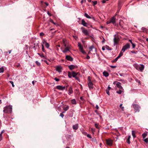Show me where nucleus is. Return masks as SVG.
Returning a JSON list of instances; mask_svg holds the SVG:
<instances>
[{"instance_id": "680f3d73", "label": "nucleus", "mask_w": 148, "mask_h": 148, "mask_svg": "<svg viewBox=\"0 0 148 148\" xmlns=\"http://www.w3.org/2000/svg\"><path fill=\"white\" fill-rule=\"evenodd\" d=\"M72 76L73 77H76L77 76L75 74H72Z\"/></svg>"}, {"instance_id": "49530a36", "label": "nucleus", "mask_w": 148, "mask_h": 148, "mask_svg": "<svg viewBox=\"0 0 148 148\" xmlns=\"http://www.w3.org/2000/svg\"><path fill=\"white\" fill-rule=\"evenodd\" d=\"M141 29L143 31H144L146 30V29L145 28L143 27L141 28Z\"/></svg>"}, {"instance_id": "8fccbe9b", "label": "nucleus", "mask_w": 148, "mask_h": 148, "mask_svg": "<svg viewBox=\"0 0 148 148\" xmlns=\"http://www.w3.org/2000/svg\"><path fill=\"white\" fill-rule=\"evenodd\" d=\"M36 63L37 65L38 66H39L40 65V63L38 61H36Z\"/></svg>"}, {"instance_id": "0e129e2a", "label": "nucleus", "mask_w": 148, "mask_h": 148, "mask_svg": "<svg viewBox=\"0 0 148 148\" xmlns=\"http://www.w3.org/2000/svg\"><path fill=\"white\" fill-rule=\"evenodd\" d=\"M102 50H103V51L105 50V46H103V47H102Z\"/></svg>"}, {"instance_id": "e2e57ef3", "label": "nucleus", "mask_w": 148, "mask_h": 148, "mask_svg": "<svg viewBox=\"0 0 148 148\" xmlns=\"http://www.w3.org/2000/svg\"><path fill=\"white\" fill-rule=\"evenodd\" d=\"M111 67L112 68H116V66H111Z\"/></svg>"}, {"instance_id": "052dcab7", "label": "nucleus", "mask_w": 148, "mask_h": 148, "mask_svg": "<svg viewBox=\"0 0 148 148\" xmlns=\"http://www.w3.org/2000/svg\"><path fill=\"white\" fill-rule=\"evenodd\" d=\"M111 23V21H110V20L109 21H108L107 22V24H109L110 23Z\"/></svg>"}, {"instance_id": "f3484780", "label": "nucleus", "mask_w": 148, "mask_h": 148, "mask_svg": "<svg viewBox=\"0 0 148 148\" xmlns=\"http://www.w3.org/2000/svg\"><path fill=\"white\" fill-rule=\"evenodd\" d=\"M129 41L130 42L131 44H132V48H134L136 46V45L134 42H133L131 40H129Z\"/></svg>"}, {"instance_id": "f704fd0d", "label": "nucleus", "mask_w": 148, "mask_h": 148, "mask_svg": "<svg viewBox=\"0 0 148 148\" xmlns=\"http://www.w3.org/2000/svg\"><path fill=\"white\" fill-rule=\"evenodd\" d=\"M4 69L2 67L0 68V73H3L4 72Z\"/></svg>"}, {"instance_id": "a19ab883", "label": "nucleus", "mask_w": 148, "mask_h": 148, "mask_svg": "<svg viewBox=\"0 0 148 148\" xmlns=\"http://www.w3.org/2000/svg\"><path fill=\"white\" fill-rule=\"evenodd\" d=\"M118 58L117 57H116L114 60L112 61V62H116L118 60Z\"/></svg>"}, {"instance_id": "58836bf2", "label": "nucleus", "mask_w": 148, "mask_h": 148, "mask_svg": "<svg viewBox=\"0 0 148 148\" xmlns=\"http://www.w3.org/2000/svg\"><path fill=\"white\" fill-rule=\"evenodd\" d=\"M79 74V73L75 72L74 71H72V74H75L76 76H77Z\"/></svg>"}, {"instance_id": "5fc2aeb1", "label": "nucleus", "mask_w": 148, "mask_h": 148, "mask_svg": "<svg viewBox=\"0 0 148 148\" xmlns=\"http://www.w3.org/2000/svg\"><path fill=\"white\" fill-rule=\"evenodd\" d=\"M87 136L89 138H91L92 137L91 136V135L89 134H88L87 135Z\"/></svg>"}, {"instance_id": "6e6552de", "label": "nucleus", "mask_w": 148, "mask_h": 148, "mask_svg": "<svg viewBox=\"0 0 148 148\" xmlns=\"http://www.w3.org/2000/svg\"><path fill=\"white\" fill-rule=\"evenodd\" d=\"M66 59L68 60L72 61H73V59L69 55H67L66 56Z\"/></svg>"}, {"instance_id": "0eeeda50", "label": "nucleus", "mask_w": 148, "mask_h": 148, "mask_svg": "<svg viewBox=\"0 0 148 148\" xmlns=\"http://www.w3.org/2000/svg\"><path fill=\"white\" fill-rule=\"evenodd\" d=\"M119 41V38L118 37H115L114 39V45L115 46L116 45H117Z\"/></svg>"}, {"instance_id": "864d4df0", "label": "nucleus", "mask_w": 148, "mask_h": 148, "mask_svg": "<svg viewBox=\"0 0 148 148\" xmlns=\"http://www.w3.org/2000/svg\"><path fill=\"white\" fill-rule=\"evenodd\" d=\"M10 82L12 84V86L13 87H14V84L13 82L12 81H10Z\"/></svg>"}, {"instance_id": "f8f14e48", "label": "nucleus", "mask_w": 148, "mask_h": 148, "mask_svg": "<svg viewBox=\"0 0 148 148\" xmlns=\"http://www.w3.org/2000/svg\"><path fill=\"white\" fill-rule=\"evenodd\" d=\"M84 16L86 17L87 18H92L93 19H94V17L93 16L91 17L89 16L88 14L86 13H85L84 14Z\"/></svg>"}, {"instance_id": "5701e85b", "label": "nucleus", "mask_w": 148, "mask_h": 148, "mask_svg": "<svg viewBox=\"0 0 148 148\" xmlns=\"http://www.w3.org/2000/svg\"><path fill=\"white\" fill-rule=\"evenodd\" d=\"M61 68L60 66H57L56 67V70L59 72H60L61 71Z\"/></svg>"}, {"instance_id": "c756f323", "label": "nucleus", "mask_w": 148, "mask_h": 148, "mask_svg": "<svg viewBox=\"0 0 148 148\" xmlns=\"http://www.w3.org/2000/svg\"><path fill=\"white\" fill-rule=\"evenodd\" d=\"M69 108V106H67L66 107H64L63 108V110L65 111H67Z\"/></svg>"}, {"instance_id": "4468645a", "label": "nucleus", "mask_w": 148, "mask_h": 148, "mask_svg": "<svg viewBox=\"0 0 148 148\" xmlns=\"http://www.w3.org/2000/svg\"><path fill=\"white\" fill-rule=\"evenodd\" d=\"M78 124H76L73 126V128L75 130H77L78 128Z\"/></svg>"}, {"instance_id": "9d476101", "label": "nucleus", "mask_w": 148, "mask_h": 148, "mask_svg": "<svg viewBox=\"0 0 148 148\" xmlns=\"http://www.w3.org/2000/svg\"><path fill=\"white\" fill-rule=\"evenodd\" d=\"M82 24L85 27H87L88 25V24L86 22L84 19H82Z\"/></svg>"}, {"instance_id": "2eb2a0df", "label": "nucleus", "mask_w": 148, "mask_h": 148, "mask_svg": "<svg viewBox=\"0 0 148 148\" xmlns=\"http://www.w3.org/2000/svg\"><path fill=\"white\" fill-rule=\"evenodd\" d=\"M90 51L88 53V54H90L91 51H92V49H95V51H96V49L94 47L93 45H92L89 47Z\"/></svg>"}, {"instance_id": "ea45409f", "label": "nucleus", "mask_w": 148, "mask_h": 148, "mask_svg": "<svg viewBox=\"0 0 148 148\" xmlns=\"http://www.w3.org/2000/svg\"><path fill=\"white\" fill-rule=\"evenodd\" d=\"M123 104H121L120 105V108H121L122 109V110L123 111L124 110V108L123 107H122V106Z\"/></svg>"}, {"instance_id": "603ef678", "label": "nucleus", "mask_w": 148, "mask_h": 148, "mask_svg": "<svg viewBox=\"0 0 148 148\" xmlns=\"http://www.w3.org/2000/svg\"><path fill=\"white\" fill-rule=\"evenodd\" d=\"M79 49L80 50V51H82V50H83V46H80L79 47Z\"/></svg>"}, {"instance_id": "13d9d810", "label": "nucleus", "mask_w": 148, "mask_h": 148, "mask_svg": "<svg viewBox=\"0 0 148 148\" xmlns=\"http://www.w3.org/2000/svg\"><path fill=\"white\" fill-rule=\"evenodd\" d=\"M81 51L83 54H85L86 52L85 51H84L83 50H82Z\"/></svg>"}, {"instance_id": "dca6fc26", "label": "nucleus", "mask_w": 148, "mask_h": 148, "mask_svg": "<svg viewBox=\"0 0 148 148\" xmlns=\"http://www.w3.org/2000/svg\"><path fill=\"white\" fill-rule=\"evenodd\" d=\"M115 16H113L112 17L110 20V21L111 22V23H112L114 24L115 22Z\"/></svg>"}, {"instance_id": "2f4dec72", "label": "nucleus", "mask_w": 148, "mask_h": 148, "mask_svg": "<svg viewBox=\"0 0 148 148\" xmlns=\"http://www.w3.org/2000/svg\"><path fill=\"white\" fill-rule=\"evenodd\" d=\"M38 54L42 58H45V56L43 53H38Z\"/></svg>"}, {"instance_id": "69168bd1", "label": "nucleus", "mask_w": 148, "mask_h": 148, "mask_svg": "<svg viewBox=\"0 0 148 148\" xmlns=\"http://www.w3.org/2000/svg\"><path fill=\"white\" fill-rule=\"evenodd\" d=\"M106 0H103L102 2L103 3H106Z\"/></svg>"}, {"instance_id": "39448f33", "label": "nucleus", "mask_w": 148, "mask_h": 148, "mask_svg": "<svg viewBox=\"0 0 148 148\" xmlns=\"http://www.w3.org/2000/svg\"><path fill=\"white\" fill-rule=\"evenodd\" d=\"M106 143L108 145L111 146L113 143V141L110 138H108L106 140Z\"/></svg>"}, {"instance_id": "4be33fe9", "label": "nucleus", "mask_w": 148, "mask_h": 148, "mask_svg": "<svg viewBox=\"0 0 148 148\" xmlns=\"http://www.w3.org/2000/svg\"><path fill=\"white\" fill-rule=\"evenodd\" d=\"M43 44H45V45L47 48H49V45L48 43L45 41L43 42Z\"/></svg>"}, {"instance_id": "ddd939ff", "label": "nucleus", "mask_w": 148, "mask_h": 148, "mask_svg": "<svg viewBox=\"0 0 148 148\" xmlns=\"http://www.w3.org/2000/svg\"><path fill=\"white\" fill-rule=\"evenodd\" d=\"M70 48L69 47L67 46V47H66L62 51V52L64 53H66L68 51H70Z\"/></svg>"}, {"instance_id": "de8ad7c7", "label": "nucleus", "mask_w": 148, "mask_h": 148, "mask_svg": "<svg viewBox=\"0 0 148 148\" xmlns=\"http://www.w3.org/2000/svg\"><path fill=\"white\" fill-rule=\"evenodd\" d=\"M144 141L146 143H147L148 142V138H146L144 140Z\"/></svg>"}, {"instance_id": "412c9836", "label": "nucleus", "mask_w": 148, "mask_h": 148, "mask_svg": "<svg viewBox=\"0 0 148 148\" xmlns=\"http://www.w3.org/2000/svg\"><path fill=\"white\" fill-rule=\"evenodd\" d=\"M134 66L137 70H139V68L140 66V65L136 64L134 65Z\"/></svg>"}, {"instance_id": "423d86ee", "label": "nucleus", "mask_w": 148, "mask_h": 148, "mask_svg": "<svg viewBox=\"0 0 148 148\" xmlns=\"http://www.w3.org/2000/svg\"><path fill=\"white\" fill-rule=\"evenodd\" d=\"M81 29H82V32L83 33L87 36L88 35L89 33L88 31L86 29L82 27Z\"/></svg>"}, {"instance_id": "09e8293b", "label": "nucleus", "mask_w": 148, "mask_h": 148, "mask_svg": "<svg viewBox=\"0 0 148 148\" xmlns=\"http://www.w3.org/2000/svg\"><path fill=\"white\" fill-rule=\"evenodd\" d=\"M54 79L57 82H58L60 81V79L59 78H57L56 77H55L54 78Z\"/></svg>"}, {"instance_id": "aec40b11", "label": "nucleus", "mask_w": 148, "mask_h": 148, "mask_svg": "<svg viewBox=\"0 0 148 148\" xmlns=\"http://www.w3.org/2000/svg\"><path fill=\"white\" fill-rule=\"evenodd\" d=\"M103 74L106 77H107L109 75L108 73L106 71H104L103 72Z\"/></svg>"}, {"instance_id": "c9c22d12", "label": "nucleus", "mask_w": 148, "mask_h": 148, "mask_svg": "<svg viewBox=\"0 0 148 148\" xmlns=\"http://www.w3.org/2000/svg\"><path fill=\"white\" fill-rule=\"evenodd\" d=\"M95 126L96 128L99 129V124L97 123H95Z\"/></svg>"}, {"instance_id": "7c9ffc66", "label": "nucleus", "mask_w": 148, "mask_h": 148, "mask_svg": "<svg viewBox=\"0 0 148 148\" xmlns=\"http://www.w3.org/2000/svg\"><path fill=\"white\" fill-rule=\"evenodd\" d=\"M122 89L120 90L119 91H116V93L119 94H120L121 93V92L123 91V90H122Z\"/></svg>"}, {"instance_id": "bf43d9fd", "label": "nucleus", "mask_w": 148, "mask_h": 148, "mask_svg": "<svg viewBox=\"0 0 148 148\" xmlns=\"http://www.w3.org/2000/svg\"><path fill=\"white\" fill-rule=\"evenodd\" d=\"M75 79H76L79 81V78L78 77H75Z\"/></svg>"}, {"instance_id": "4d7b16f0", "label": "nucleus", "mask_w": 148, "mask_h": 148, "mask_svg": "<svg viewBox=\"0 0 148 148\" xmlns=\"http://www.w3.org/2000/svg\"><path fill=\"white\" fill-rule=\"evenodd\" d=\"M82 134L85 135H86L87 134V132H82Z\"/></svg>"}, {"instance_id": "4c0bfd02", "label": "nucleus", "mask_w": 148, "mask_h": 148, "mask_svg": "<svg viewBox=\"0 0 148 148\" xmlns=\"http://www.w3.org/2000/svg\"><path fill=\"white\" fill-rule=\"evenodd\" d=\"M64 113V112H63L61 113L60 114V116H61L62 118H63L64 116V115L63 114V113Z\"/></svg>"}, {"instance_id": "1a4fd4ad", "label": "nucleus", "mask_w": 148, "mask_h": 148, "mask_svg": "<svg viewBox=\"0 0 148 148\" xmlns=\"http://www.w3.org/2000/svg\"><path fill=\"white\" fill-rule=\"evenodd\" d=\"M56 88L58 90H62L65 89V87H63L61 86H56Z\"/></svg>"}, {"instance_id": "c03bdc74", "label": "nucleus", "mask_w": 148, "mask_h": 148, "mask_svg": "<svg viewBox=\"0 0 148 148\" xmlns=\"http://www.w3.org/2000/svg\"><path fill=\"white\" fill-rule=\"evenodd\" d=\"M131 53H133L136 54L138 52L137 51H131Z\"/></svg>"}, {"instance_id": "a18cd8bd", "label": "nucleus", "mask_w": 148, "mask_h": 148, "mask_svg": "<svg viewBox=\"0 0 148 148\" xmlns=\"http://www.w3.org/2000/svg\"><path fill=\"white\" fill-rule=\"evenodd\" d=\"M109 90H107V89L106 90V93L108 95H110V92H109Z\"/></svg>"}, {"instance_id": "e433bc0d", "label": "nucleus", "mask_w": 148, "mask_h": 148, "mask_svg": "<svg viewBox=\"0 0 148 148\" xmlns=\"http://www.w3.org/2000/svg\"><path fill=\"white\" fill-rule=\"evenodd\" d=\"M106 48L107 49L109 50H112V49L110 48L109 46L107 45L106 46Z\"/></svg>"}, {"instance_id": "a878e982", "label": "nucleus", "mask_w": 148, "mask_h": 148, "mask_svg": "<svg viewBox=\"0 0 148 148\" xmlns=\"http://www.w3.org/2000/svg\"><path fill=\"white\" fill-rule=\"evenodd\" d=\"M123 52H122L121 51L119 56L117 57L118 59L120 58L121 56H122L123 55Z\"/></svg>"}, {"instance_id": "b1692460", "label": "nucleus", "mask_w": 148, "mask_h": 148, "mask_svg": "<svg viewBox=\"0 0 148 148\" xmlns=\"http://www.w3.org/2000/svg\"><path fill=\"white\" fill-rule=\"evenodd\" d=\"M69 93L70 94H72L73 92V90H72V87H70L69 89Z\"/></svg>"}, {"instance_id": "9b49d317", "label": "nucleus", "mask_w": 148, "mask_h": 148, "mask_svg": "<svg viewBox=\"0 0 148 148\" xmlns=\"http://www.w3.org/2000/svg\"><path fill=\"white\" fill-rule=\"evenodd\" d=\"M116 86L118 88H119L120 89H122L123 90V88L121 86V83L119 82H118L116 84Z\"/></svg>"}, {"instance_id": "bb28decb", "label": "nucleus", "mask_w": 148, "mask_h": 148, "mask_svg": "<svg viewBox=\"0 0 148 148\" xmlns=\"http://www.w3.org/2000/svg\"><path fill=\"white\" fill-rule=\"evenodd\" d=\"M71 102L73 104H76L77 103L75 100V99H73L71 100Z\"/></svg>"}, {"instance_id": "20e7f679", "label": "nucleus", "mask_w": 148, "mask_h": 148, "mask_svg": "<svg viewBox=\"0 0 148 148\" xmlns=\"http://www.w3.org/2000/svg\"><path fill=\"white\" fill-rule=\"evenodd\" d=\"M130 47V45L129 43H127L125 45L123 46L122 48L121 51H123V52H124L126 49H129Z\"/></svg>"}, {"instance_id": "6e6d98bb", "label": "nucleus", "mask_w": 148, "mask_h": 148, "mask_svg": "<svg viewBox=\"0 0 148 148\" xmlns=\"http://www.w3.org/2000/svg\"><path fill=\"white\" fill-rule=\"evenodd\" d=\"M40 36H43L44 35V34L43 32H41L40 33Z\"/></svg>"}, {"instance_id": "f257e3e1", "label": "nucleus", "mask_w": 148, "mask_h": 148, "mask_svg": "<svg viewBox=\"0 0 148 148\" xmlns=\"http://www.w3.org/2000/svg\"><path fill=\"white\" fill-rule=\"evenodd\" d=\"M12 106H7L4 108L3 112L4 113H10L12 112Z\"/></svg>"}, {"instance_id": "a211bd4d", "label": "nucleus", "mask_w": 148, "mask_h": 148, "mask_svg": "<svg viewBox=\"0 0 148 148\" xmlns=\"http://www.w3.org/2000/svg\"><path fill=\"white\" fill-rule=\"evenodd\" d=\"M144 66L143 65H141L140 66L139 68V70L141 71H142L144 69Z\"/></svg>"}, {"instance_id": "393cba45", "label": "nucleus", "mask_w": 148, "mask_h": 148, "mask_svg": "<svg viewBox=\"0 0 148 148\" xmlns=\"http://www.w3.org/2000/svg\"><path fill=\"white\" fill-rule=\"evenodd\" d=\"M130 138L131 136H129L126 141L127 143L129 144H130Z\"/></svg>"}, {"instance_id": "79ce46f5", "label": "nucleus", "mask_w": 148, "mask_h": 148, "mask_svg": "<svg viewBox=\"0 0 148 148\" xmlns=\"http://www.w3.org/2000/svg\"><path fill=\"white\" fill-rule=\"evenodd\" d=\"M50 22L52 23H53L54 25H56V23H55L53 21V20H52L51 19H50Z\"/></svg>"}, {"instance_id": "37998d69", "label": "nucleus", "mask_w": 148, "mask_h": 148, "mask_svg": "<svg viewBox=\"0 0 148 148\" xmlns=\"http://www.w3.org/2000/svg\"><path fill=\"white\" fill-rule=\"evenodd\" d=\"M92 2L93 3V5H95L97 4V1H92Z\"/></svg>"}, {"instance_id": "473e14b6", "label": "nucleus", "mask_w": 148, "mask_h": 148, "mask_svg": "<svg viewBox=\"0 0 148 148\" xmlns=\"http://www.w3.org/2000/svg\"><path fill=\"white\" fill-rule=\"evenodd\" d=\"M132 134L133 137L134 138H135L136 136L134 133V131H132Z\"/></svg>"}, {"instance_id": "338daca9", "label": "nucleus", "mask_w": 148, "mask_h": 148, "mask_svg": "<svg viewBox=\"0 0 148 148\" xmlns=\"http://www.w3.org/2000/svg\"><path fill=\"white\" fill-rule=\"evenodd\" d=\"M82 46L81 45V43H78V46L79 47L80 46Z\"/></svg>"}, {"instance_id": "72a5a7b5", "label": "nucleus", "mask_w": 148, "mask_h": 148, "mask_svg": "<svg viewBox=\"0 0 148 148\" xmlns=\"http://www.w3.org/2000/svg\"><path fill=\"white\" fill-rule=\"evenodd\" d=\"M42 51L43 52H45V49H44V45H42Z\"/></svg>"}, {"instance_id": "774afa93", "label": "nucleus", "mask_w": 148, "mask_h": 148, "mask_svg": "<svg viewBox=\"0 0 148 148\" xmlns=\"http://www.w3.org/2000/svg\"><path fill=\"white\" fill-rule=\"evenodd\" d=\"M111 87H110L109 86L107 88V89H106L107 90H110V89H111Z\"/></svg>"}, {"instance_id": "3c124183", "label": "nucleus", "mask_w": 148, "mask_h": 148, "mask_svg": "<svg viewBox=\"0 0 148 148\" xmlns=\"http://www.w3.org/2000/svg\"><path fill=\"white\" fill-rule=\"evenodd\" d=\"M63 43H64V47H67V45L65 43V41H63Z\"/></svg>"}, {"instance_id": "6ab92c4d", "label": "nucleus", "mask_w": 148, "mask_h": 148, "mask_svg": "<svg viewBox=\"0 0 148 148\" xmlns=\"http://www.w3.org/2000/svg\"><path fill=\"white\" fill-rule=\"evenodd\" d=\"M76 67V66L74 65H71L69 66V68L71 70H72L74 69Z\"/></svg>"}, {"instance_id": "cd10ccee", "label": "nucleus", "mask_w": 148, "mask_h": 148, "mask_svg": "<svg viewBox=\"0 0 148 148\" xmlns=\"http://www.w3.org/2000/svg\"><path fill=\"white\" fill-rule=\"evenodd\" d=\"M68 76L69 78H71L72 76V72L71 73L70 72H68Z\"/></svg>"}, {"instance_id": "7ed1b4c3", "label": "nucleus", "mask_w": 148, "mask_h": 148, "mask_svg": "<svg viewBox=\"0 0 148 148\" xmlns=\"http://www.w3.org/2000/svg\"><path fill=\"white\" fill-rule=\"evenodd\" d=\"M133 107L136 112H138L139 111L140 107L137 104H134L133 105Z\"/></svg>"}, {"instance_id": "f03ea898", "label": "nucleus", "mask_w": 148, "mask_h": 148, "mask_svg": "<svg viewBox=\"0 0 148 148\" xmlns=\"http://www.w3.org/2000/svg\"><path fill=\"white\" fill-rule=\"evenodd\" d=\"M88 86L90 89L93 88V84L91 80V77L90 76H89L88 77Z\"/></svg>"}, {"instance_id": "c85d7f7f", "label": "nucleus", "mask_w": 148, "mask_h": 148, "mask_svg": "<svg viewBox=\"0 0 148 148\" xmlns=\"http://www.w3.org/2000/svg\"><path fill=\"white\" fill-rule=\"evenodd\" d=\"M147 134L146 133H144L143 134H142V136L143 138H145V137L147 136Z\"/></svg>"}]
</instances>
